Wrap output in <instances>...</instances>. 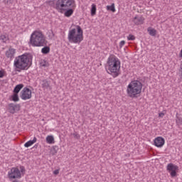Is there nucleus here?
<instances>
[{
	"label": "nucleus",
	"mask_w": 182,
	"mask_h": 182,
	"mask_svg": "<svg viewBox=\"0 0 182 182\" xmlns=\"http://www.w3.org/2000/svg\"><path fill=\"white\" fill-rule=\"evenodd\" d=\"M32 65V55L30 53H24L16 57L14 60V66L16 72L21 70H28Z\"/></svg>",
	"instance_id": "f257e3e1"
},
{
	"label": "nucleus",
	"mask_w": 182,
	"mask_h": 182,
	"mask_svg": "<svg viewBox=\"0 0 182 182\" xmlns=\"http://www.w3.org/2000/svg\"><path fill=\"white\" fill-rule=\"evenodd\" d=\"M120 60L116 55H110L106 65L107 73L112 75L113 77H117L119 76V70H120Z\"/></svg>",
	"instance_id": "f03ea898"
},
{
	"label": "nucleus",
	"mask_w": 182,
	"mask_h": 182,
	"mask_svg": "<svg viewBox=\"0 0 182 182\" xmlns=\"http://www.w3.org/2000/svg\"><path fill=\"white\" fill-rule=\"evenodd\" d=\"M143 89V83L140 80L132 81L127 87V93L129 97L136 99L140 96L141 90Z\"/></svg>",
	"instance_id": "7ed1b4c3"
},
{
	"label": "nucleus",
	"mask_w": 182,
	"mask_h": 182,
	"mask_svg": "<svg viewBox=\"0 0 182 182\" xmlns=\"http://www.w3.org/2000/svg\"><path fill=\"white\" fill-rule=\"evenodd\" d=\"M76 28H72L68 31V39L70 43H80L83 41V30L80 26H75Z\"/></svg>",
	"instance_id": "20e7f679"
},
{
	"label": "nucleus",
	"mask_w": 182,
	"mask_h": 182,
	"mask_svg": "<svg viewBox=\"0 0 182 182\" xmlns=\"http://www.w3.org/2000/svg\"><path fill=\"white\" fill-rule=\"evenodd\" d=\"M30 43L33 46L43 47L48 45V41L41 31H34L30 38Z\"/></svg>",
	"instance_id": "39448f33"
},
{
	"label": "nucleus",
	"mask_w": 182,
	"mask_h": 182,
	"mask_svg": "<svg viewBox=\"0 0 182 182\" xmlns=\"http://www.w3.org/2000/svg\"><path fill=\"white\" fill-rule=\"evenodd\" d=\"M75 7V0H57L55 1V9L58 12L63 13L68 8Z\"/></svg>",
	"instance_id": "423d86ee"
},
{
	"label": "nucleus",
	"mask_w": 182,
	"mask_h": 182,
	"mask_svg": "<svg viewBox=\"0 0 182 182\" xmlns=\"http://www.w3.org/2000/svg\"><path fill=\"white\" fill-rule=\"evenodd\" d=\"M20 97L22 99V100H28V99H31L32 91L26 87H24L21 92Z\"/></svg>",
	"instance_id": "0eeeda50"
},
{
	"label": "nucleus",
	"mask_w": 182,
	"mask_h": 182,
	"mask_svg": "<svg viewBox=\"0 0 182 182\" xmlns=\"http://www.w3.org/2000/svg\"><path fill=\"white\" fill-rule=\"evenodd\" d=\"M166 170L171 174V177H177V171H178V166L170 163L166 166Z\"/></svg>",
	"instance_id": "6e6552de"
},
{
	"label": "nucleus",
	"mask_w": 182,
	"mask_h": 182,
	"mask_svg": "<svg viewBox=\"0 0 182 182\" xmlns=\"http://www.w3.org/2000/svg\"><path fill=\"white\" fill-rule=\"evenodd\" d=\"M7 109L11 114H15L16 112L21 110V105L19 104L15 105L14 103H10L7 105Z\"/></svg>",
	"instance_id": "1a4fd4ad"
},
{
	"label": "nucleus",
	"mask_w": 182,
	"mask_h": 182,
	"mask_svg": "<svg viewBox=\"0 0 182 182\" xmlns=\"http://www.w3.org/2000/svg\"><path fill=\"white\" fill-rule=\"evenodd\" d=\"M9 178H21V171L18 168H12L9 172Z\"/></svg>",
	"instance_id": "9d476101"
},
{
	"label": "nucleus",
	"mask_w": 182,
	"mask_h": 182,
	"mask_svg": "<svg viewBox=\"0 0 182 182\" xmlns=\"http://www.w3.org/2000/svg\"><path fill=\"white\" fill-rule=\"evenodd\" d=\"M164 143H166V140H164V138L161 136H158L154 140V144L156 147H163V146H164Z\"/></svg>",
	"instance_id": "9b49d317"
},
{
	"label": "nucleus",
	"mask_w": 182,
	"mask_h": 182,
	"mask_svg": "<svg viewBox=\"0 0 182 182\" xmlns=\"http://www.w3.org/2000/svg\"><path fill=\"white\" fill-rule=\"evenodd\" d=\"M132 21L135 25H143L144 23V18L141 16H136Z\"/></svg>",
	"instance_id": "f8f14e48"
},
{
	"label": "nucleus",
	"mask_w": 182,
	"mask_h": 182,
	"mask_svg": "<svg viewBox=\"0 0 182 182\" xmlns=\"http://www.w3.org/2000/svg\"><path fill=\"white\" fill-rule=\"evenodd\" d=\"M65 14V16H66L67 18H69L70 16H72V15H73V8H68L66 10L64 11Z\"/></svg>",
	"instance_id": "ddd939ff"
},
{
	"label": "nucleus",
	"mask_w": 182,
	"mask_h": 182,
	"mask_svg": "<svg viewBox=\"0 0 182 182\" xmlns=\"http://www.w3.org/2000/svg\"><path fill=\"white\" fill-rule=\"evenodd\" d=\"M14 55H15V49L14 48H10L6 52V56L7 58H10V59H12V58H14Z\"/></svg>",
	"instance_id": "4468645a"
},
{
	"label": "nucleus",
	"mask_w": 182,
	"mask_h": 182,
	"mask_svg": "<svg viewBox=\"0 0 182 182\" xmlns=\"http://www.w3.org/2000/svg\"><path fill=\"white\" fill-rule=\"evenodd\" d=\"M41 86H42L43 89H44V90L49 89V87L50 86V82L47 81L46 80H42Z\"/></svg>",
	"instance_id": "2eb2a0df"
},
{
	"label": "nucleus",
	"mask_w": 182,
	"mask_h": 182,
	"mask_svg": "<svg viewBox=\"0 0 182 182\" xmlns=\"http://www.w3.org/2000/svg\"><path fill=\"white\" fill-rule=\"evenodd\" d=\"M23 88V84L17 85L14 89V93L18 94L21 92V89Z\"/></svg>",
	"instance_id": "dca6fc26"
},
{
	"label": "nucleus",
	"mask_w": 182,
	"mask_h": 182,
	"mask_svg": "<svg viewBox=\"0 0 182 182\" xmlns=\"http://www.w3.org/2000/svg\"><path fill=\"white\" fill-rule=\"evenodd\" d=\"M49 52H50V48L48 46H44L41 49V53H43V55H48Z\"/></svg>",
	"instance_id": "f3484780"
},
{
	"label": "nucleus",
	"mask_w": 182,
	"mask_h": 182,
	"mask_svg": "<svg viewBox=\"0 0 182 182\" xmlns=\"http://www.w3.org/2000/svg\"><path fill=\"white\" fill-rule=\"evenodd\" d=\"M46 143L48 144H53L55 143V138L52 135H48L46 137Z\"/></svg>",
	"instance_id": "a211bd4d"
},
{
	"label": "nucleus",
	"mask_w": 182,
	"mask_h": 182,
	"mask_svg": "<svg viewBox=\"0 0 182 182\" xmlns=\"http://www.w3.org/2000/svg\"><path fill=\"white\" fill-rule=\"evenodd\" d=\"M36 137H34L33 140H30L28 141H27L25 144H24V147H31V146H32V144H34V143H36Z\"/></svg>",
	"instance_id": "6ab92c4d"
},
{
	"label": "nucleus",
	"mask_w": 182,
	"mask_h": 182,
	"mask_svg": "<svg viewBox=\"0 0 182 182\" xmlns=\"http://www.w3.org/2000/svg\"><path fill=\"white\" fill-rule=\"evenodd\" d=\"M147 31L151 36H156L157 33V31L154 28H151V27L148 28Z\"/></svg>",
	"instance_id": "aec40b11"
},
{
	"label": "nucleus",
	"mask_w": 182,
	"mask_h": 182,
	"mask_svg": "<svg viewBox=\"0 0 182 182\" xmlns=\"http://www.w3.org/2000/svg\"><path fill=\"white\" fill-rule=\"evenodd\" d=\"M107 11H110L111 12H116V8L114 7V4L110 6H107Z\"/></svg>",
	"instance_id": "412c9836"
},
{
	"label": "nucleus",
	"mask_w": 182,
	"mask_h": 182,
	"mask_svg": "<svg viewBox=\"0 0 182 182\" xmlns=\"http://www.w3.org/2000/svg\"><path fill=\"white\" fill-rule=\"evenodd\" d=\"M96 15V4H92L91 7V16Z\"/></svg>",
	"instance_id": "4be33fe9"
},
{
	"label": "nucleus",
	"mask_w": 182,
	"mask_h": 182,
	"mask_svg": "<svg viewBox=\"0 0 182 182\" xmlns=\"http://www.w3.org/2000/svg\"><path fill=\"white\" fill-rule=\"evenodd\" d=\"M11 100L13 102H19V96L16 93H14V95L11 96Z\"/></svg>",
	"instance_id": "5701e85b"
},
{
	"label": "nucleus",
	"mask_w": 182,
	"mask_h": 182,
	"mask_svg": "<svg viewBox=\"0 0 182 182\" xmlns=\"http://www.w3.org/2000/svg\"><path fill=\"white\" fill-rule=\"evenodd\" d=\"M48 38L51 40H55V33H53V31L50 30L48 31Z\"/></svg>",
	"instance_id": "b1692460"
},
{
	"label": "nucleus",
	"mask_w": 182,
	"mask_h": 182,
	"mask_svg": "<svg viewBox=\"0 0 182 182\" xmlns=\"http://www.w3.org/2000/svg\"><path fill=\"white\" fill-rule=\"evenodd\" d=\"M0 41H1V42H3L4 43H6V41H8V36L5 35L0 36Z\"/></svg>",
	"instance_id": "393cba45"
},
{
	"label": "nucleus",
	"mask_w": 182,
	"mask_h": 182,
	"mask_svg": "<svg viewBox=\"0 0 182 182\" xmlns=\"http://www.w3.org/2000/svg\"><path fill=\"white\" fill-rule=\"evenodd\" d=\"M48 5L50 6H53V8H55L56 6V2H55V0H50L48 1Z\"/></svg>",
	"instance_id": "a878e982"
},
{
	"label": "nucleus",
	"mask_w": 182,
	"mask_h": 182,
	"mask_svg": "<svg viewBox=\"0 0 182 182\" xmlns=\"http://www.w3.org/2000/svg\"><path fill=\"white\" fill-rule=\"evenodd\" d=\"M177 114H176V124L182 126V117H177Z\"/></svg>",
	"instance_id": "bb28decb"
},
{
	"label": "nucleus",
	"mask_w": 182,
	"mask_h": 182,
	"mask_svg": "<svg viewBox=\"0 0 182 182\" xmlns=\"http://www.w3.org/2000/svg\"><path fill=\"white\" fill-rule=\"evenodd\" d=\"M41 66H43V68H49V63L46 62V60H43L41 63Z\"/></svg>",
	"instance_id": "cd10ccee"
},
{
	"label": "nucleus",
	"mask_w": 182,
	"mask_h": 182,
	"mask_svg": "<svg viewBox=\"0 0 182 182\" xmlns=\"http://www.w3.org/2000/svg\"><path fill=\"white\" fill-rule=\"evenodd\" d=\"M127 39L128 41H134V39H136V37L132 34H129L127 37Z\"/></svg>",
	"instance_id": "c85d7f7f"
},
{
	"label": "nucleus",
	"mask_w": 182,
	"mask_h": 182,
	"mask_svg": "<svg viewBox=\"0 0 182 182\" xmlns=\"http://www.w3.org/2000/svg\"><path fill=\"white\" fill-rule=\"evenodd\" d=\"M73 136H74L75 139H80V135H79V134L77 133L73 134Z\"/></svg>",
	"instance_id": "c756f323"
},
{
	"label": "nucleus",
	"mask_w": 182,
	"mask_h": 182,
	"mask_svg": "<svg viewBox=\"0 0 182 182\" xmlns=\"http://www.w3.org/2000/svg\"><path fill=\"white\" fill-rule=\"evenodd\" d=\"M125 43H126V41H122L119 43V48H123V46H124Z\"/></svg>",
	"instance_id": "7c9ffc66"
},
{
	"label": "nucleus",
	"mask_w": 182,
	"mask_h": 182,
	"mask_svg": "<svg viewBox=\"0 0 182 182\" xmlns=\"http://www.w3.org/2000/svg\"><path fill=\"white\" fill-rule=\"evenodd\" d=\"M20 171L21 173H22L23 174H25V167L24 166H20Z\"/></svg>",
	"instance_id": "2f4dec72"
},
{
	"label": "nucleus",
	"mask_w": 182,
	"mask_h": 182,
	"mask_svg": "<svg viewBox=\"0 0 182 182\" xmlns=\"http://www.w3.org/2000/svg\"><path fill=\"white\" fill-rule=\"evenodd\" d=\"M4 76H5V73L3 70H0V79L4 77Z\"/></svg>",
	"instance_id": "473e14b6"
},
{
	"label": "nucleus",
	"mask_w": 182,
	"mask_h": 182,
	"mask_svg": "<svg viewBox=\"0 0 182 182\" xmlns=\"http://www.w3.org/2000/svg\"><path fill=\"white\" fill-rule=\"evenodd\" d=\"M159 117H164V113L160 112V113L159 114Z\"/></svg>",
	"instance_id": "72a5a7b5"
},
{
	"label": "nucleus",
	"mask_w": 182,
	"mask_h": 182,
	"mask_svg": "<svg viewBox=\"0 0 182 182\" xmlns=\"http://www.w3.org/2000/svg\"><path fill=\"white\" fill-rule=\"evenodd\" d=\"M179 72L181 73V79H182V64H181V66H180Z\"/></svg>",
	"instance_id": "f704fd0d"
},
{
	"label": "nucleus",
	"mask_w": 182,
	"mask_h": 182,
	"mask_svg": "<svg viewBox=\"0 0 182 182\" xmlns=\"http://www.w3.org/2000/svg\"><path fill=\"white\" fill-rule=\"evenodd\" d=\"M53 174H55V176H57V174H59V170H55L54 171H53Z\"/></svg>",
	"instance_id": "c9c22d12"
},
{
	"label": "nucleus",
	"mask_w": 182,
	"mask_h": 182,
	"mask_svg": "<svg viewBox=\"0 0 182 182\" xmlns=\"http://www.w3.org/2000/svg\"><path fill=\"white\" fill-rule=\"evenodd\" d=\"M179 56H180V58H182V49H181V51H180Z\"/></svg>",
	"instance_id": "e433bc0d"
},
{
	"label": "nucleus",
	"mask_w": 182,
	"mask_h": 182,
	"mask_svg": "<svg viewBox=\"0 0 182 182\" xmlns=\"http://www.w3.org/2000/svg\"><path fill=\"white\" fill-rule=\"evenodd\" d=\"M7 4H11V0H7Z\"/></svg>",
	"instance_id": "4c0bfd02"
},
{
	"label": "nucleus",
	"mask_w": 182,
	"mask_h": 182,
	"mask_svg": "<svg viewBox=\"0 0 182 182\" xmlns=\"http://www.w3.org/2000/svg\"><path fill=\"white\" fill-rule=\"evenodd\" d=\"M55 153H58V151L56 150H55Z\"/></svg>",
	"instance_id": "58836bf2"
}]
</instances>
